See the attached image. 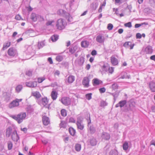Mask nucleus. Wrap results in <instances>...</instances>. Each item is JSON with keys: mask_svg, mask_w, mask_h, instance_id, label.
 <instances>
[{"mask_svg": "<svg viewBox=\"0 0 155 155\" xmlns=\"http://www.w3.org/2000/svg\"><path fill=\"white\" fill-rule=\"evenodd\" d=\"M151 145H153L155 146V141L152 140L151 141Z\"/></svg>", "mask_w": 155, "mask_h": 155, "instance_id": "nucleus-62", "label": "nucleus"}, {"mask_svg": "<svg viewBox=\"0 0 155 155\" xmlns=\"http://www.w3.org/2000/svg\"><path fill=\"white\" fill-rule=\"evenodd\" d=\"M129 147L128 144L127 142H125L123 144V149L124 150H127L128 149Z\"/></svg>", "mask_w": 155, "mask_h": 155, "instance_id": "nucleus-30", "label": "nucleus"}, {"mask_svg": "<svg viewBox=\"0 0 155 155\" xmlns=\"http://www.w3.org/2000/svg\"><path fill=\"white\" fill-rule=\"evenodd\" d=\"M89 45V42L87 41H81V46L84 48H87L88 47Z\"/></svg>", "mask_w": 155, "mask_h": 155, "instance_id": "nucleus-18", "label": "nucleus"}, {"mask_svg": "<svg viewBox=\"0 0 155 155\" xmlns=\"http://www.w3.org/2000/svg\"><path fill=\"white\" fill-rule=\"evenodd\" d=\"M104 37L101 35L97 36L96 38V41L97 42L101 43L104 42Z\"/></svg>", "mask_w": 155, "mask_h": 155, "instance_id": "nucleus-11", "label": "nucleus"}, {"mask_svg": "<svg viewBox=\"0 0 155 155\" xmlns=\"http://www.w3.org/2000/svg\"><path fill=\"white\" fill-rule=\"evenodd\" d=\"M127 103V101L126 100H124L120 101L118 103L119 106L120 107H122L124 106Z\"/></svg>", "mask_w": 155, "mask_h": 155, "instance_id": "nucleus-27", "label": "nucleus"}, {"mask_svg": "<svg viewBox=\"0 0 155 155\" xmlns=\"http://www.w3.org/2000/svg\"><path fill=\"white\" fill-rule=\"evenodd\" d=\"M48 61L49 62L50 64H52L53 63L52 59L51 57H49L48 58Z\"/></svg>", "mask_w": 155, "mask_h": 155, "instance_id": "nucleus-54", "label": "nucleus"}, {"mask_svg": "<svg viewBox=\"0 0 155 155\" xmlns=\"http://www.w3.org/2000/svg\"><path fill=\"white\" fill-rule=\"evenodd\" d=\"M69 123H75V120L74 118L71 117L69 119Z\"/></svg>", "mask_w": 155, "mask_h": 155, "instance_id": "nucleus-41", "label": "nucleus"}, {"mask_svg": "<svg viewBox=\"0 0 155 155\" xmlns=\"http://www.w3.org/2000/svg\"><path fill=\"white\" fill-rule=\"evenodd\" d=\"M66 25V22L65 20L61 18L57 20L55 26L57 29L61 30L65 28Z\"/></svg>", "mask_w": 155, "mask_h": 155, "instance_id": "nucleus-2", "label": "nucleus"}, {"mask_svg": "<svg viewBox=\"0 0 155 155\" xmlns=\"http://www.w3.org/2000/svg\"><path fill=\"white\" fill-rule=\"evenodd\" d=\"M74 80V77L72 75L69 76L67 79V81L69 83H72Z\"/></svg>", "mask_w": 155, "mask_h": 155, "instance_id": "nucleus-22", "label": "nucleus"}, {"mask_svg": "<svg viewBox=\"0 0 155 155\" xmlns=\"http://www.w3.org/2000/svg\"><path fill=\"white\" fill-rule=\"evenodd\" d=\"M69 131L70 134L71 135L74 136L75 135L76 133L75 130L72 127H70L69 128Z\"/></svg>", "mask_w": 155, "mask_h": 155, "instance_id": "nucleus-23", "label": "nucleus"}, {"mask_svg": "<svg viewBox=\"0 0 155 155\" xmlns=\"http://www.w3.org/2000/svg\"><path fill=\"white\" fill-rule=\"evenodd\" d=\"M125 47L130 48V49H132L134 46V44H132L131 42L130 41H127L125 42L123 45Z\"/></svg>", "mask_w": 155, "mask_h": 155, "instance_id": "nucleus-13", "label": "nucleus"}, {"mask_svg": "<svg viewBox=\"0 0 155 155\" xmlns=\"http://www.w3.org/2000/svg\"><path fill=\"white\" fill-rule=\"evenodd\" d=\"M57 93L54 91H52L51 95L52 99L55 100L57 97Z\"/></svg>", "mask_w": 155, "mask_h": 155, "instance_id": "nucleus-21", "label": "nucleus"}, {"mask_svg": "<svg viewBox=\"0 0 155 155\" xmlns=\"http://www.w3.org/2000/svg\"><path fill=\"white\" fill-rule=\"evenodd\" d=\"M103 137L105 140H108L110 138V135L107 133H105Z\"/></svg>", "mask_w": 155, "mask_h": 155, "instance_id": "nucleus-35", "label": "nucleus"}, {"mask_svg": "<svg viewBox=\"0 0 155 155\" xmlns=\"http://www.w3.org/2000/svg\"><path fill=\"white\" fill-rule=\"evenodd\" d=\"M43 124L45 126L48 125L50 123L49 118L46 116H44L42 118Z\"/></svg>", "mask_w": 155, "mask_h": 155, "instance_id": "nucleus-8", "label": "nucleus"}, {"mask_svg": "<svg viewBox=\"0 0 155 155\" xmlns=\"http://www.w3.org/2000/svg\"><path fill=\"white\" fill-rule=\"evenodd\" d=\"M26 74L28 76H31L32 75V72L31 71H26Z\"/></svg>", "mask_w": 155, "mask_h": 155, "instance_id": "nucleus-47", "label": "nucleus"}, {"mask_svg": "<svg viewBox=\"0 0 155 155\" xmlns=\"http://www.w3.org/2000/svg\"><path fill=\"white\" fill-rule=\"evenodd\" d=\"M91 144L92 146H94L96 144L97 142L96 140L94 139H92L90 141Z\"/></svg>", "mask_w": 155, "mask_h": 155, "instance_id": "nucleus-39", "label": "nucleus"}, {"mask_svg": "<svg viewBox=\"0 0 155 155\" xmlns=\"http://www.w3.org/2000/svg\"><path fill=\"white\" fill-rule=\"evenodd\" d=\"M38 19L39 21H43L44 20V18L39 15H38Z\"/></svg>", "mask_w": 155, "mask_h": 155, "instance_id": "nucleus-51", "label": "nucleus"}, {"mask_svg": "<svg viewBox=\"0 0 155 155\" xmlns=\"http://www.w3.org/2000/svg\"><path fill=\"white\" fill-rule=\"evenodd\" d=\"M12 131V129L11 127H9L8 128L6 131V135L8 137H9L10 136Z\"/></svg>", "mask_w": 155, "mask_h": 155, "instance_id": "nucleus-31", "label": "nucleus"}, {"mask_svg": "<svg viewBox=\"0 0 155 155\" xmlns=\"http://www.w3.org/2000/svg\"><path fill=\"white\" fill-rule=\"evenodd\" d=\"M48 99L47 97H43L41 100V104L44 107L49 109H50V104L48 103Z\"/></svg>", "mask_w": 155, "mask_h": 155, "instance_id": "nucleus-4", "label": "nucleus"}, {"mask_svg": "<svg viewBox=\"0 0 155 155\" xmlns=\"http://www.w3.org/2000/svg\"><path fill=\"white\" fill-rule=\"evenodd\" d=\"M110 61L112 64L114 66L117 65L118 63L117 59L113 55L110 57Z\"/></svg>", "mask_w": 155, "mask_h": 155, "instance_id": "nucleus-9", "label": "nucleus"}, {"mask_svg": "<svg viewBox=\"0 0 155 155\" xmlns=\"http://www.w3.org/2000/svg\"><path fill=\"white\" fill-rule=\"evenodd\" d=\"M150 59L153 61H155V55L151 56L150 57Z\"/></svg>", "mask_w": 155, "mask_h": 155, "instance_id": "nucleus-58", "label": "nucleus"}, {"mask_svg": "<svg viewBox=\"0 0 155 155\" xmlns=\"http://www.w3.org/2000/svg\"><path fill=\"white\" fill-rule=\"evenodd\" d=\"M106 4V1H104L103 2V4L101 5V6L102 7L103 6H105Z\"/></svg>", "mask_w": 155, "mask_h": 155, "instance_id": "nucleus-63", "label": "nucleus"}, {"mask_svg": "<svg viewBox=\"0 0 155 155\" xmlns=\"http://www.w3.org/2000/svg\"><path fill=\"white\" fill-rule=\"evenodd\" d=\"M61 101L63 104L66 106L69 105L71 104V99L67 97H64L62 98Z\"/></svg>", "mask_w": 155, "mask_h": 155, "instance_id": "nucleus-5", "label": "nucleus"}, {"mask_svg": "<svg viewBox=\"0 0 155 155\" xmlns=\"http://www.w3.org/2000/svg\"><path fill=\"white\" fill-rule=\"evenodd\" d=\"M114 71V68L113 67H110L108 69V72H109L111 74H112Z\"/></svg>", "mask_w": 155, "mask_h": 155, "instance_id": "nucleus-42", "label": "nucleus"}, {"mask_svg": "<svg viewBox=\"0 0 155 155\" xmlns=\"http://www.w3.org/2000/svg\"><path fill=\"white\" fill-rule=\"evenodd\" d=\"M75 148L76 151H79L81 149V145L79 144H76L75 146Z\"/></svg>", "mask_w": 155, "mask_h": 155, "instance_id": "nucleus-28", "label": "nucleus"}, {"mask_svg": "<svg viewBox=\"0 0 155 155\" xmlns=\"http://www.w3.org/2000/svg\"><path fill=\"white\" fill-rule=\"evenodd\" d=\"M90 79L87 77H84L82 81V84L84 87H88L89 86Z\"/></svg>", "mask_w": 155, "mask_h": 155, "instance_id": "nucleus-6", "label": "nucleus"}, {"mask_svg": "<svg viewBox=\"0 0 155 155\" xmlns=\"http://www.w3.org/2000/svg\"><path fill=\"white\" fill-rule=\"evenodd\" d=\"M15 18L16 19L18 20H20L21 19V17L19 15H16Z\"/></svg>", "mask_w": 155, "mask_h": 155, "instance_id": "nucleus-49", "label": "nucleus"}, {"mask_svg": "<svg viewBox=\"0 0 155 155\" xmlns=\"http://www.w3.org/2000/svg\"><path fill=\"white\" fill-rule=\"evenodd\" d=\"M152 110L153 112H155V106H153L152 107Z\"/></svg>", "mask_w": 155, "mask_h": 155, "instance_id": "nucleus-60", "label": "nucleus"}, {"mask_svg": "<svg viewBox=\"0 0 155 155\" xmlns=\"http://www.w3.org/2000/svg\"><path fill=\"white\" fill-rule=\"evenodd\" d=\"M12 147V144L10 142L8 143V148L9 150H11Z\"/></svg>", "mask_w": 155, "mask_h": 155, "instance_id": "nucleus-44", "label": "nucleus"}, {"mask_svg": "<svg viewBox=\"0 0 155 155\" xmlns=\"http://www.w3.org/2000/svg\"><path fill=\"white\" fill-rule=\"evenodd\" d=\"M91 54L92 55H95L97 54V51L96 50H94L92 51L91 52Z\"/></svg>", "mask_w": 155, "mask_h": 155, "instance_id": "nucleus-53", "label": "nucleus"}, {"mask_svg": "<svg viewBox=\"0 0 155 155\" xmlns=\"http://www.w3.org/2000/svg\"><path fill=\"white\" fill-rule=\"evenodd\" d=\"M51 40L53 41H56L58 39V36L57 35H54L51 37Z\"/></svg>", "mask_w": 155, "mask_h": 155, "instance_id": "nucleus-33", "label": "nucleus"}, {"mask_svg": "<svg viewBox=\"0 0 155 155\" xmlns=\"http://www.w3.org/2000/svg\"><path fill=\"white\" fill-rule=\"evenodd\" d=\"M54 22V21L53 20L48 21L46 23V25L47 26L51 25Z\"/></svg>", "mask_w": 155, "mask_h": 155, "instance_id": "nucleus-48", "label": "nucleus"}, {"mask_svg": "<svg viewBox=\"0 0 155 155\" xmlns=\"http://www.w3.org/2000/svg\"><path fill=\"white\" fill-rule=\"evenodd\" d=\"M16 53V50L13 47L10 48L8 51V54L10 56H14Z\"/></svg>", "mask_w": 155, "mask_h": 155, "instance_id": "nucleus-7", "label": "nucleus"}, {"mask_svg": "<svg viewBox=\"0 0 155 155\" xmlns=\"http://www.w3.org/2000/svg\"><path fill=\"white\" fill-rule=\"evenodd\" d=\"M38 15H37L35 13H32L31 14V18L34 21H36L38 18Z\"/></svg>", "mask_w": 155, "mask_h": 155, "instance_id": "nucleus-20", "label": "nucleus"}, {"mask_svg": "<svg viewBox=\"0 0 155 155\" xmlns=\"http://www.w3.org/2000/svg\"><path fill=\"white\" fill-rule=\"evenodd\" d=\"M145 51L147 54H151L153 52L152 47L150 46H147L145 49Z\"/></svg>", "mask_w": 155, "mask_h": 155, "instance_id": "nucleus-15", "label": "nucleus"}, {"mask_svg": "<svg viewBox=\"0 0 155 155\" xmlns=\"http://www.w3.org/2000/svg\"><path fill=\"white\" fill-rule=\"evenodd\" d=\"M141 26L140 24H136L135 25V27L136 28L139 27Z\"/></svg>", "mask_w": 155, "mask_h": 155, "instance_id": "nucleus-59", "label": "nucleus"}, {"mask_svg": "<svg viewBox=\"0 0 155 155\" xmlns=\"http://www.w3.org/2000/svg\"><path fill=\"white\" fill-rule=\"evenodd\" d=\"M45 80V78L44 77H39L37 78V81L39 83H42Z\"/></svg>", "mask_w": 155, "mask_h": 155, "instance_id": "nucleus-32", "label": "nucleus"}, {"mask_svg": "<svg viewBox=\"0 0 155 155\" xmlns=\"http://www.w3.org/2000/svg\"><path fill=\"white\" fill-rule=\"evenodd\" d=\"M90 67H91V65L90 64H87L86 65V69L87 70H89L90 68Z\"/></svg>", "mask_w": 155, "mask_h": 155, "instance_id": "nucleus-56", "label": "nucleus"}, {"mask_svg": "<svg viewBox=\"0 0 155 155\" xmlns=\"http://www.w3.org/2000/svg\"><path fill=\"white\" fill-rule=\"evenodd\" d=\"M56 59L57 61L59 62H60L62 60L63 58L61 56L58 55L56 57Z\"/></svg>", "mask_w": 155, "mask_h": 155, "instance_id": "nucleus-36", "label": "nucleus"}, {"mask_svg": "<svg viewBox=\"0 0 155 155\" xmlns=\"http://www.w3.org/2000/svg\"><path fill=\"white\" fill-rule=\"evenodd\" d=\"M136 37L137 38L140 39L141 38L142 35L140 34L139 33H138L136 34Z\"/></svg>", "mask_w": 155, "mask_h": 155, "instance_id": "nucleus-50", "label": "nucleus"}, {"mask_svg": "<svg viewBox=\"0 0 155 155\" xmlns=\"http://www.w3.org/2000/svg\"><path fill=\"white\" fill-rule=\"evenodd\" d=\"M61 115L63 117H65L67 115V111L64 109H62L61 110Z\"/></svg>", "mask_w": 155, "mask_h": 155, "instance_id": "nucleus-29", "label": "nucleus"}, {"mask_svg": "<svg viewBox=\"0 0 155 155\" xmlns=\"http://www.w3.org/2000/svg\"><path fill=\"white\" fill-rule=\"evenodd\" d=\"M84 62V58L83 57H81L80 58V63L82 64Z\"/></svg>", "mask_w": 155, "mask_h": 155, "instance_id": "nucleus-46", "label": "nucleus"}, {"mask_svg": "<svg viewBox=\"0 0 155 155\" xmlns=\"http://www.w3.org/2000/svg\"><path fill=\"white\" fill-rule=\"evenodd\" d=\"M102 83V81L97 78H94L93 80V84L94 85H98Z\"/></svg>", "mask_w": 155, "mask_h": 155, "instance_id": "nucleus-19", "label": "nucleus"}, {"mask_svg": "<svg viewBox=\"0 0 155 155\" xmlns=\"http://www.w3.org/2000/svg\"><path fill=\"white\" fill-rule=\"evenodd\" d=\"M21 130L24 132L25 133H26L27 131V128L26 127L23 128H21Z\"/></svg>", "mask_w": 155, "mask_h": 155, "instance_id": "nucleus-55", "label": "nucleus"}, {"mask_svg": "<svg viewBox=\"0 0 155 155\" xmlns=\"http://www.w3.org/2000/svg\"><path fill=\"white\" fill-rule=\"evenodd\" d=\"M23 87L22 85H19L16 87L15 90L17 92H19L22 89Z\"/></svg>", "mask_w": 155, "mask_h": 155, "instance_id": "nucleus-26", "label": "nucleus"}, {"mask_svg": "<svg viewBox=\"0 0 155 155\" xmlns=\"http://www.w3.org/2000/svg\"><path fill=\"white\" fill-rule=\"evenodd\" d=\"M31 95L36 98H39L41 97V95L38 91H35L31 93Z\"/></svg>", "mask_w": 155, "mask_h": 155, "instance_id": "nucleus-17", "label": "nucleus"}, {"mask_svg": "<svg viewBox=\"0 0 155 155\" xmlns=\"http://www.w3.org/2000/svg\"><path fill=\"white\" fill-rule=\"evenodd\" d=\"M123 32V30L122 29L120 28L118 30V32L119 33L121 34Z\"/></svg>", "mask_w": 155, "mask_h": 155, "instance_id": "nucleus-57", "label": "nucleus"}, {"mask_svg": "<svg viewBox=\"0 0 155 155\" xmlns=\"http://www.w3.org/2000/svg\"><path fill=\"white\" fill-rule=\"evenodd\" d=\"M59 74L60 72L58 70L56 71L54 73V75L55 76H58L59 75Z\"/></svg>", "mask_w": 155, "mask_h": 155, "instance_id": "nucleus-52", "label": "nucleus"}, {"mask_svg": "<svg viewBox=\"0 0 155 155\" xmlns=\"http://www.w3.org/2000/svg\"><path fill=\"white\" fill-rule=\"evenodd\" d=\"M78 47L76 46L72 48H70L69 49V51L71 54L74 53L77 49Z\"/></svg>", "mask_w": 155, "mask_h": 155, "instance_id": "nucleus-25", "label": "nucleus"}, {"mask_svg": "<svg viewBox=\"0 0 155 155\" xmlns=\"http://www.w3.org/2000/svg\"><path fill=\"white\" fill-rule=\"evenodd\" d=\"M26 84L27 86L29 87H35L37 85V83L36 81H34L27 82L26 83Z\"/></svg>", "mask_w": 155, "mask_h": 155, "instance_id": "nucleus-10", "label": "nucleus"}, {"mask_svg": "<svg viewBox=\"0 0 155 155\" xmlns=\"http://www.w3.org/2000/svg\"><path fill=\"white\" fill-rule=\"evenodd\" d=\"M77 125L78 128L80 130H82L84 128V126L81 124L80 121H78L77 122Z\"/></svg>", "mask_w": 155, "mask_h": 155, "instance_id": "nucleus-24", "label": "nucleus"}, {"mask_svg": "<svg viewBox=\"0 0 155 155\" xmlns=\"http://www.w3.org/2000/svg\"><path fill=\"white\" fill-rule=\"evenodd\" d=\"M124 26L126 27L130 28L132 27V25L131 22H129L127 23H125L124 25Z\"/></svg>", "mask_w": 155, "mask_h": 155, "instance_id": "nucleus-40", "label": "nucleus"}, {"mask_svg": "<svg viewBox=\"0 0 155 155\" xmlns=\"http://www.w3.org/2000/svg\"><path fill=\"white\" fill-rule=\"evenodd\" d=\"M12 138L13 140L17 141L19 139V137L16 131H14L12 135Z\"/></svg>", "mask_w": 155, "mask_h": 155, "instance_id": "nucleus-12", "label": "nucleus"}, {"mask_svg": "<svg viewBox=\"0 0 155 155\" xmlns=\"http://www.w3.org/2000/svg\"><path fill=\"white\" fill-rule=\"evenodd\" d=\"M99 91L100 93H102L105 92L106 89L104 87H102L99 89Z\"/></svg>", "mask_w": 155, "mask_h": 155, "instance_id": "nucleus-43", "label": "nucleus"}, {"mask_svg": "<svg viewBox=\"0 0 155 155\" xmlns=\"http://www.w3.org/2000/svg\"><path fill=\"white\" fill-rule=\"evenodd\" d=\"M106 68V66L105 65H104L102 67V69L103 70V71H106V69H105Z\"/></svg>", "mask_w": 155, "mask_h": 155, "instance_id": "nucleus-61", "label": "nucleus"}, {"mask_svg": "<svg viewBox=\"0 0 155 155\" xmlns=\"http://www.w3.org/2000/svg\"><path fill=\"white\" fill-rule=\"evenodd\" d=\"M149 88L152 92H155V83L153 82H150L149 85Z\"/></svg>", "mask_w": 155, "mask_h": 155, "instance_id": "nucleus-14", "label": "nucleus"}, {"mask_svg": "<svg viewBox=\"0 0 155 155\" xmlns=\"http://www.w3.org/2000/svg\"><path fill=\"white\" fill-rule=\"evenodd\" d=\"M94 60V58L92 57H91L90 58V59H89V61L91 62H92L93 60Z\"/></svg>", "mask_w": 155, "mask_h": 155, "instance_id": "nucleus-64", "label": "nucleus"}, {"mask_svg": "<svg viewBox=\"0 0 155 155\" xmlns=\"http://www.w3.org/2000/svg\"><path fill=\"white\" fill-rule=\"evenodd\" d=\"M112 87L114 89H117L118 88V86L117 84H114L112 85Z\"/></svg>", "mask_w": 155, "mask_h": 155, "instance_id": "nucleus-45", "label": "nucleus"}, {"mask_svg": "<svg viewBox=\"0 0 155 155\" xmlns=\"http://www.w3.org/2000/svg\"><path fill=\"white\" fill-rule=\"evenodd\" d=\"M10 117L16 121L18 124H20L26 118V114L25 112H22L17 115H11Z\"/></svg>", "mask_w": 155, "mask_h": 155, "instance_id": "nucleus-1", "label": "nucleus"}, {"mask_svg": "<svg viewBox=\"0 0 155 155\" xmlns=\"http://www.w3.org/2000/svg\"><path fill=\"white\" fill-rule=\"evenodd\" d=\"M113 27V25L111 24H109L107 26V28L109 30H111Z\"/></svg>", "mask_w": 155, "mask_h": 155, "instance_id": "nucleus-38", "label": "nucleus"}, {"mask_svg": "<svg viewBox=\"0 0 155 155\" xmlns=\"http://www.w3.org/2000/svg\"><path fill=\"white\" fill-rule=\"evenodd\" d=\"M92 94L91 93H89L85 95L86 97L88 100H90L91 99V96Z\"/></svg>", "mask_w": 155, "mask_h": 155, "instance_id": "nucleus-37", "label": "nucleus"}, {"mask_svg": "<svg viewBox=\"0 0 155 155\" xmlns=\"http://www.w3.org/2000/svg\"><path fill=\"white\" fill-rule=\"evenodd\" d=\"M22 100V99H15L10 104L9 106V107L12 108L13 107L18 106L19 105V102H21Z\"/></svg>", "mask_w": 155, "mask_h": 155, "instance_id": "nucleus-3", "label": "nucleus"}, {"mask_svg": "<svg viewBox=\"0 0 155 155\" xmlns=\"http://www.w3.org/2000/svg\"><path fill=\"white\" fill-rule=\"evenodd\" d=\"M67 126V123L64 121H61L60 124V126L61 127H62L63 128H65Z\"/></svg>", "mask_w": 155, "mask_h": 155, "instance_id": "nucleus-34", "label": "nucleus"}, {"mask_svg": "<svg viewBox=\"0 0 155 155\" xmlns=\"http://www.w3.org/2000/svg\"><path fill=\"white\" fill-rule=\"evenodd\" d=\"M11 45V42L9 41H7L4 43L3 44V47L2 48L3 50H4L7 49Z\"/></svg>", "mask_w": 155, "mask_h": 155, "instance_id": "nucleus-16", "label": "nucleus"}]
</instances>
